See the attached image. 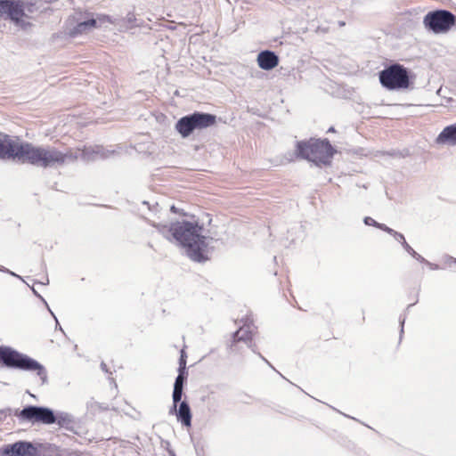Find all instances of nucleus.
<instances>
[{
  "label": "nucleus",
  "instance_id": "nucleus-11",
  "mask_svg": "<svg viewBox=\"0 0 456 456\" xmlns=\"http://www.w3.org/2000/svg\"><path fill=\"white\" fill-rule=\"evenodd\" d=\"M5 452L10 456H35L37 449L27 442H18L5 450Z\"/></svg>",
  "mask_w": 456,
  "mask_h": 456
},
{
  "label": "nucleus",
  "instance_id": "nucleus-3",
  "mask_svg": "<svg viewBox=\"0 0 456 456\" xmlns=\"http://www.w3.org/2000/svg\"><path fill=\"white\" fill-rule=\"evenodd\" d=\"M336 151L327 139L310 138L296 144V155L317 166L330 165Z\"/></svg>",
  "mask_w": 456,
  "mask_h": 456
},
{
  "label": "nucleus",
  "instance_id": "nucleus-8",
  "mask_svg": "<svg viewBox=\"0 0 456 456\" xmlns=\"http://www.w3.org/2000/svg\"><path fill=\"white\" fill-rule=\"evenodd\" d=\"M455 22V15L446 10L429 12L423 20L425 28L436 34L448 32Z\"/></svg>",
  "mask_w": 456,
  "mask_h": 456
},
{
  "label": "nucleus",
  "instance_id": "nucleus-5",
  "mask_svg": "<svg viewBox=\"0 0 456 456\" xmlns=\"http://www.w3.org/2000/svg\"><path fill=\"white\" fill-rule=\"evenodd\" d=\"M37 12V5L32 2L8 0L6 19H9L15 26L26 29L32 26V20Z\"/></svg>",
  "mask_w": 456,
  "mask_h": 456
},
{
  "label": "nucleus",
  "instance_id": "nucleus-4",
  "mask_svg": "<svg viewBox=\"0 0 456 456\" xmlns=\"http://www.w3.org/2000/svg\"><path fill=\"white\" fill-rule=\"evenodd\" d=\"M381 86L387 90H405L411 84L410 71L403 65L395 63L389 65L379 74Z\"/></svg>",
  "mask_w": 456,
  "mask_h": 456
},
{
  "label": "nucleus",
  "instance_id": "nucleus-22",
  "mask_svg": "<svg viewBox=\"0 0 456 456\" xmlns=\"http://www.w3.org/2000/svg\"><path fill=\"white\" fill-rule=\"evenodd\" d=\"M377 228H379V229H381V230H383V231L387 232V233H389V234H391V235H392V233L394 232V230H393V229H391V228L387 227V225H385L384 224H379Z\"/></svg>",
  "mask_w": 456,
  "mask_h": 456
},
{
  "label": "nucleus",
  "instance_id": "nucleus-18",
  "mask_svg": "<svg viewBox=\"0 0 456 456\" xmlns=\"http://www.w3.org/2000/svg\"><path fill=\"white\" fill-rule=\"evenodd\" d=\"M403 248L417 260L420 262H427L420 255H419L408 243L407 241L403 244Z\"/></svg>",
  "mask_w": 456,
  "mask_h": 456
},
{
  "label": "nucleus",
  "instance_id": "nucleus-12",
  "mask_svg": "<svg viewBox=\"0 0 456 456\" xmlns=\"http://www.w3.org/2000/svg\"><path fill=\"white\" fill-rule=\"evenodd\" d=\"M257 64L265 70H270L274 69L279 64L278 56L272 51L265 50L262 51L257 55Z\"/></svg>",
  "mask_w": 456,
  "mask_h": 456
},
{
  "label": "nucleus",
  "instance_id": "nucleus-6",
  "mask_svg": "<svg viewBox=\"0 0 456 456\" xmlns=\"http://www.w3.org/2000/svg\"><path fill=\"white\" fill-rule=\"evenodd\" d=\"M216 122V117L209 113L194 112L181 118L175 128L183 137H188L195 129H204L212 126Z\"/></svg>",
  "mask_w": 456,
  "mask_h": 456
},
{
  "label": "nucleus",
  "instance_id": "nucleus-19",
  "mask_svg": "<svg viewBox=\"0 0 456 456\" xmlns=\"http://www.w3.org/2000/svg\"><path fill=\"white\" fill-rule=\"evenodd\" d=\"M186 368V354L184 350L181 351V357L179 360V373L184 374V370Z\"/></svg>",
  "mask_w": 456,
  "mask_h": 456
},
{
  "label": "nucleus",
  "instance_id": "nucleus-14",
  "mask_svg": "<svg viewBox=\"0 0 456 456\" xmlns=\"http://www.w3.org/2000/svg\"><path fill=\"white\" fill-rule=\"evenodd\" d=\"M437 143L456 144V123L444 128L436 138Z\"/></svg>",
  "mask_w": 456,
  "mask_h": 456
},
{
  "label": "nucleus",
  "instance_id": "nucleus-7",
  "mask_svg": "<svg viewBox=\"0 0 456 456\" xmlns=\"http://www.w3.org/2000/svg\"><path fill=\"white\" fill-rule=\"evenodd\" d=\"M0 363L9 368L38 370V373L43 370L42 366L37 361L6 346H0Z\"/></svg>",
  "mask_w": 456,
  "mask_h": 456
},
{
  "label": "nucleus",
  "instance_id": "nucleus-21",
  "mask_svg": "<svg viewBox=\"0 0 456 456\" xmlns=\"http://www.w3.org/2000/svg\"><path fill=\"white\" fill-rule=\"evenodd\" d=\"M364 223L367 225H372V226H375V227H378V224H379V223L376 222L373 218L369 217V216L365 217Z\"/></svg>",
  "mask_w": 456,
  "mask_h": 456
},
{
  "label": "nucleus",
  "instance_id": "nucleus-24",
  "mask_svg": "<svg viewBox=\"0 0 456 456\" xmlns=\"http://www.w3.org/2000/svg\"><path fill=\"white\" fill-rule=\"evenodd\" d=\"M77 21L76 18L74 16L69 17L67 20V23L70 26L74 25V23Z\"/></svg>",
  "mask_w": 456,
  "mask_h": 456
},
{
  "label": "nucleus",
  "instance_id": "nucleus-16",
  "mask_svg": "<svg viewBox=\"0 0 456 456\" xmlns=\"http://www.w3.org/2000/svg\"><path fill=\"white\" fill-rule=\"evenodd\" d=\"M183 374L179 373L178 377L175 379L173 392V401H174V408H176V404L180 402L183 394Z\"/></svg>",
  "mask_w": 456,
  "mask_h": 456
},
{
  "label": "nucleus",
  "instance_id": "nucleus-2",
  "mask_svg": "<svg viewBox=\"0 0 456 456\" xmlns=\"http://www.w3.org/2000/svg\"><path fill=\"white\" fill-rule=\"evenodd\" d=\"M203 225L197 220L171 224L169 232L174 239L182 245L190 258L194 261L208 259L209 240L202 234Z\"/></svg>",
  "mask_w": 456,
  "mask_h": 456
},
{
  "label": "nucleus",
  "instance_id": "nucleus-9",
  "mask_svg": "<svg viewBox=\"0 0 456 456\" xmlns=\"http://www.w3.org/2000/svg\"><path fill=\"white\" fill-rule=\"evenodd\" d=\"M20 419L31 421L33 423L53 424L55 423L56 417L53 411L48 408L28 406L24 408L18 415Z\"/></svg>",
  "mask_w": 456,
  "mask_h": 456
},
{
  "label": "nucleus",
  "instance_id": "nucleus-10",
  "mask_svg": "<svg viewBox=\"0 0 456 456\" xmlns=\"http://www.w3.org/2000/svg\"><path fill=\"white\" fill-rule=\"evenodd\" d=\"M253 334L248 326L240 327L235 333L232 335V339L230 344V349L233 352H236L239 349V344L244 343L246 345H249L252 341Z\"/></svg>",
  "mask_w": 456,
  "mask_h": 456
},
{
  "label": "nucleus",
  "instance_id": "nucleus-25",
  "mask_svg": "<svg viewBox=\"0 0 456 456\" xmlns=\"http://www.w3.org/2000/svg\"><path fill=\"white\" fill-rule=\"evenodd\" d=\"M99 20L104 21V20H110V18L108 16L103 15V16L100 17Z\"/></svg>",
  "mask_w": 456,
  "mask_h": 456
},
{
  "label": "nucleus",
  "instance_id": "nucleus-13",
  "mask_svg": "<svg viewBox=\"0 0 456 456\" xmlns=\"http://www.w3.org/2000/svg\"><path fill=\"white\" fill-rule=\"evenodd\" d=\"M96 26H97L96 20L90 19L86 21L77 22V24L76 26H74L73 28H69L66 34L69 37H76L77 36L87 33L91 29L96 28Z\"/></svg>",
  "mask_w": 456,
  "mask_h": 456
},
{
  "label": "nucleus",
  "instance_id": "nucleus-15",
  "mask_svg": "<svg viewBox=\"0 0 456 456\" xmlns=\"http://www.w3.org/2000/svg\"><path fill=\"white\" fill-rule=\"evenodd\" d=\"M177 419L187 428L191 426V412L189 404L186 402H182L176 412Z\"/></svg>",
  "mask_w": 456,
  "mask_h": 456
},
{
  "label": "nucleus",
  "instance_id": "nucleus-23",
  "mask_svg": "<svg viewBox=\"0 0 456 456\" xmlns=\"http://www.w3.org/2000/svg\"><path fill=\"white\" fill-rule=\"evenodd\" d=\"M170 210L175 213V214H178L180 216H187V214L185 212H183V210H180L179 208H175V206H172Z\"/></svg>",
  "mask_w": 456,
  "mask_h": 456
},
{
  "label": "nucleus",
  "instance_id": "nucleus-1",
  "mask_svg": "<svg viewBox=\"0 0 456 456\" xmlns=\"http://www.w3.org/2000/svg\"><path fill=\"white\" fill-rule=\"evenodd\" d=\"M0 158L47 167L64 163L67 155L56 149L37 147L0 133Z\"/></svg>",
  "mask_w": 456,
  "mask_h": 456
},
{
  "label": "nucleus",
  "instance_id": "nucleus-17",
  "mask_svg": "<svg viewBox=\"0 0 456 456\" xmlns=\"http://www.w3.org/2000/svg\"><path fill=\"white\" fill-rule=\"evenodd\" d=\"M55 422L61 428H69L72 420L68 415H61L56 417Z\"/></svg>",
  "mask_w": 456,
  "mask_h": 456
},
{
  "label": "nucleus",
  "instance_id": "nucleus-20",
  "mask_svg": "<svg viewBox=\"0 0 456 456\" xmlns=\"http://www.w3.org/2000/svg\"><path fill=\"white\" fill-rule=\"evenodd\" d=\"M392 235L395 238L396 240H398L402 244L406 242L405 238L402 233H399L394 230V232L392 233Z\"/></svg>",
  "mask_w": 456,
  "mask_h": 456
}]
</instances>
